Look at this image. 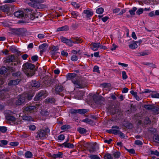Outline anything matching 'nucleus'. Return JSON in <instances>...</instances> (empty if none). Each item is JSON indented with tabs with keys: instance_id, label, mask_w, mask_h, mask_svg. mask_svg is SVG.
Listing matches in <instances>:
<instances>
[{
	"instance_id": "1",
	"label": "nucleus",
	"mask_w": 159,
	"mask_h": 159,
	"mask_svg": "<svg viewBox=\"0 0 159 159\" xmlns=\"http://www.w3.org/2000/svg\"><path fill=\"white\" fill-rule=\"evenodd\" d=\"M76 76L77 75L75 73H69L66 75L67 79L68 80H71L76 88L82 89L86 87V83L82 80H77Z\"/></svg>"
},
{
	"instance_id": "2",
	"label": "nucleus",
	"mask_w": 159,
	"mask_h": 159,
	"mask_svg": "<svg viewBox=\"0 0 159 159\" xmlns=\"http://www.w3.org/2000/svg\"><path fill=\"white\" fill-rule=\"evenodd\" d=\"M34 94V92L22 94L19 96L18 99L16 100V104L18 105H21L25 102L31 100Z\"/></svg>"
},
{
	"instance_id": "3",
	"label": "nucleus",
	"mask_w": 159,
	"mask_h": 159,
	"mask_svg": "<svg viewBox=\"0 0 159 159\" xmlns=\"http://www.w3.org/2000/svg\"><path fill=\"white\" fill-rule=\"evenodd\" d=\"M35 66L30 63L26 62L22 66V70L24 73L28 76H32L35 74L34 69Z\"/></svg>"
},
{
	"instance_id": "4",
	"label": "nucleus",
	"mask_w": 159,
	"mask_h": 159,
	"mask_svg": "<svg viewBox=\"0 0 159 159\" xmlns=\"http://www.w3.org/2000/svg\"><path fill=\"white\" fill-rule=\"evenodd\" d=\"M40 106L39 103H36L35 105H29L25 106L23 109V112L25 114L32 113L36 111L38 107Z\"/></svg>"
},
{
	"instance_id": "5",
	"label": "nucleus",
	"mask_w": 159,
	"mask_h": 159,
	"mask_svg": "<svg viewBox=\"0 0 159 159\" xmlns=\"http://www.w3.org/2000/svg\"><path fill=\"white\" fill-rule=\"evenodd\" d=\"M82 42L81 39L78 37H75L68 39L66 43L69 46L71 47L73 46V43L78 44Z\"/></svg>"
},
{
	"instance_id": "6",
	"label": "nucleus",
	"mask_w": 159,
	"mask_h": 159,
	"mask_svg": "<svg viewBox=\"0 0 159 159\" xmlns=\"http://www.w3.org/2000/svg\"><path fill=\"white\" fill-rule=\"evenodd\" d=\"M91 48L94 51H96L98 48L105 50L107 48L106 46H102L99 43L92 42L90 45Z\"/></svg>"
},
{
	"instance_id": "7",
	"label": "nucleus",
	"mask_w": 159,
	"mask_h": 159,
	"mask_svg": "<svg viewBox=\"0 0 159 159\" xmlns=\"http://www.w3.org/2000/svg\"><path fill=\"white\" fill-rule=\"evenodd\" d=\"M47 96V93L45 90H42L37 94L34 98V100L37 101L45 98Z\"/></svg>"
},
{
	"instance_id": "8",
	"label": "nucleus",
	"mask_w": 159,
	"mask_h": 159,
	"mask_svg": "<svg viewBox=\"0 0 159 159\" xmlns=\"http://www.w3.org/2000/svg\"><path fill=\"white\" fill-rule=\"evenodd\" d=\"M37 138L40 139H45L48 136L47 133L43 129L39 130L37 132Z\"/></svg>"
},
{
	"instance_id": "9",
	"label": "nucleus",
	"mask_w": 159,
	"mask_h": 159,
	"mask_svg": "<svg viewBox=\"0 0 159 159\" xmlns=\"http://www.w3.org/2000/svg\"><path fill=\"white\" fill-rule=\"evenodd\" d=\"M64 91V87L61 84H58L56 86L55 93L56 94H59L61 96H64L63 93H61Z\"/></svg>"
},
{
	"instance_id": "10",
	"label": "nucleus",
	"mask_w": 159,
	"mask_h": 159,
	"mask_svg": "<svg viewBox=\"0 0 159 159\" xmlns=\"http://www.w3.org/2000/svg\"><path fill=\"white\" fill-rule=\"evenodd\" d=\"M16 59L14 55H11L7 57L6 59V61L7 62L10 63L12 62L11 65L14 66H16L17 62L16 61Z\"/></svg>"
},
{
	"instance_id": "11",
	"label": "nucleus",
	"mask_w": 159,
	"mask_h": 159,
	"mask_svg": "<svg viewBox=\"0 0 159 159\" xmlns=\"http://www.w3.org/2000/svg\"><path fill=\"white\" fill-rule=\"evenodd\" d=\"M93 100L95 101V103L98 105L104 104V98L102 96L94 97Z\"/></svg>"
},
{
	"instance_id": "12",
	"label": "nucleus",
	"mask_w": 159,
	"mask_h": 159,
	"mask_svg": "<svg viewBox=\"0 0 159 159\" xmlns=\"http://www.w3.org/2000/svg\"><path fill=\"white\" fill-rule=\"evenodd\" d=\"M21 80L20 78H16L14 80H11L8 82V84L10 86H13L18 85Z\"/></svg>"
},
{
	"instance_id": "13",
	"label": "nucleus",
	"mask_w": 159,
	"mask_h": 159,
	"mask_svg": "<svg viewBox=\"0 0 159 159\" xmlns=\"http://www.w3.org/2000/svg\"><path fill=\"white\" fill-rule=\"evenodd\" d=\"M32 2H29L28 4L29 5L31 6L34 8H39L38 4L39 3L43 2V0H30Z\"/></svg>"
},
{
	"instance_id": "14",
	"label": "nucleus",
	"mask_w": 159,
	"mask_h": 159,
	"mask_svg": "<svg viewBox=\"0 0 159 159\" xmlns=\"http://www.w3.org/2000/svg\"><path fill=\"white\" fill-rule=\"evenodd\" d=\"M10 8L9 5H8L0 6V13L1 14V11L4 12H7L9 11Z\"/></svg>"
},
{
	"instance_id": "15",
	"label": "nucleus",
	"mask_w": 159,
	"mask_h": 159,
	"mask_svg": "<svg viewBox=\"0 0 159 159\" xmlns=\"http://www.w3.org/2000/svg\"><path fill=\"white\" fill-rule=\"evenodd\" d=\"M14 14L15 16L19 18H22L24 16V13L21 11L19 10L15 12Z\"/></svg>"
},
{
	"instance_id": "16",
	"label": "nucleus",
	"mask_w": 159,
	"mask_h": 159,
	"mask_svg": "<svg viewBox=\"0 0 159 159\" xmlns=\"http://www.w3.org/2000/svg\"><path fill=\"white\" fill-rule=\"evenodd\" d=\"M48 47V45L46 43H43L40 45L39 47V49L41 50L40 51V52H45Z\"/></svg>"
},
{
	"instance_id": "17",
	"label": "nucleus",
	"mask_w": 159,
	"mask_h": 159,
	"mask_svg": "<svg viewBox=\"0 0 159 159\" xmlns=\"http://www.w3.org/2000/svg\"><path fill=\"white\" fill-rule=\"evenodd\" d=\"M84 14L85 15V17L88 18H90L93 15V12L88 10H84Z\"/></svg>"
},
{
	"instance_id": "18",
	"label": "nucleus",
	"mask_w": 159,
	"mask_h": 159,
	"mask_svg": "<svg viewBox=\"0 0 159 159\" xmlns=\"http://www.w3.org/2000/svg\"><path fill=\"white\" fill-rule=\"evenodd\" d=\"M69 30V27L67 25H64L61 27L58 28L57 29V31L59 32L61 31H66Z\"/></svg>"
},
{
	"instance_id": "19",
	"label": "nucleus",
	"mask_w": 159,
	"mask_h": 159,
	"mask_svg": "<svg viewBox=\"0 0 159 159\" xmlns=\"http://www.w3.org/2000/svg\"><path fill=\"white\" fill-rule=\"evenodd\" d=\"M63 154L62 152H58L57 154H53L51 156V157L54 159H55L57 158H62V157Z\"/></svg>"
},
{
	"instance_id": "20",
	"label": "nucleus",
	"mask_w": 159,
	"mask_h": 159,
	"mask_svg": "<svg viewBox=\"0 0 159 159\" xmlns=\"http://www.w3.org/2000/svg\"><path fill=\"white\" fill-rule=\"evenodd\" d=\"M62 145H63L65 148H73L74 147V145L73 144L67 142H64Z\"/></svg>"
},
{
	"instance_id": "21",
	"label": "nucleus",
	"mask_w": 159,
	"mask_h": 159,
	"mask_svg": "<svg viewBox=\"0 0 159 159\" xmlns=\"http://www.w3.org/2000/svg\"><path fill=\"white\" fill-rule=\"evenodd\" d=\"M142 64L144 65L148 66L152 68H156V65L155 64H153L152 63H150L149 62H142Z\"/></svg>"
},
{
	"instance_id": "22",
	"label": "nucleus",
	"mask_w": 159,
	"mask_h": 159,
	"mask_svg": "<svg viewBox=\"0 0 159 159\" xmlns=\"http://www.w3.org/2000/svg\"><path fill=\"white\" fill-rule=\"evenodd\" d=\"M6 119L8 121L14 122L16 119V118L10 115H7L6 116Z\"/></svg>"
},
{
	"instance_id": "23",
	"label": "nucleus",
	"mask_w": 159,
	"mask_h": 159,
	"mask_svg": "<svg viewBox=\"0 0 159 159\" xmlns=\"http://www.w3.org/2000/svg\"><path fill=\"white\" fill-rule=\"evenodd\" d=\"M25 156L27 158H31L32 157L33 155L31 152L27 151L25 153Z\"/></svg>"
},
{
	"instance_id": "24",
	"label": "nucleus",
	"mask_w": 159,
	"mask_h": 159,
	"mask_svg": "<svg viewBox=\"0 0 159 159\" xmlns=\"http://www.w3.org/2000/svg\"><path fill=\"white\" fill-rule=\"evenodd\" d=\"M155 114L159 113V107L156 106H155L153 105V108L152 110Z\"/></svg>"
},
{
	"instance_id": "25",
	"label": "nucleus",
	"mask_w": 159,
	"mask_h": 159,
	"mask_svg": "<svg viewBox=\"0 0 159 159\" xmlns=\"http://www.w3.org/2000/svg\"><path fill=\"white\" fill-rule=\"evenodd\" d=\"M12 75L17 77V78H20V79H21L22 76L21 72L19 71L13 74Z\"/></svg>"
},
{
	"instance_id": "26",
	"label": "nucleus",
	"mask_w": 159,
	"mask_h": 159,
	"mask_svg": "<svg viewBox=\"0 0 159 159\" xmlns=\"http://www.w3.org/2000/svg\"><path fill=\"white\" fill-rule=\"evenodd\" d=\"M31 85L33 89L34 88H38L40 86V84L39 82L34 81L32 84Z\"/></svg>"
},
{
	"instance_id": "27",
	"label": "nucleus",
	"mask_w": 159,
	"mask_h": 159,
	"mask_svg": "<svg viewBox=\"0 0 159 159\" xmlns=\"http://www.w3.org/2000/svg\"><path fill=\"white\" fill-rule=\"evenodd\" d=\"M137 42H135L134 43L129 44V48L132 49H134L137 48L138 47V45L137 44Z\"/></svg>"
},
{
	"instance_id": "28",
	"label": "nucleus",
	"mask_w": 159,
	"mask_h": 159,
	"mask_svg": "<svg viewBox=\"0 0 159 159\" xmlns=\"http://www.w3.org/2000/svg\"><path fill=\"white\" fill-rule=\"evenodd\" d=\"M71 17L75 18H77V16L79 15V13L78 12L72 11L71 12Z\"/></svg>"
},
{
	"instance_id": "29",
	"label": "nucleus",
	"mask_w": 159,
	"mask_h": 159,
	"mask_svg": "<svg viewBox=\"0 0 159 159\" xmlns=\"http://www.w3.org/2000/svg\"><path fill=\"white\" fill-rule=\"evenodd\" d=\"M78 131L81 134L85 133L87 132L86 130L83 128L80 127L78 129Z\"/></svg>"
},
{
	"instance_id": "30",
	"label": "nucleus",
	"mask_w": 159,
	"mask_h": 159,
	"mask_svg": "<svg viewBox=\"0 0 159 159\" xmlns=\"http://www.w3.org/2000/svg\"><path fill=\"white\" fill-rule=\"evenodd\" d=\"M153 105H145L144 106V107L148 110H152Z\"/></svg>"
},
{
	"instance_id": "31",
	"label": "nucleus",
	"mask_w": 159,
	"mask_h": 159,
	"mask_svg": "<svg viewBox=\"0 0 159 159\" xmlns=\"http://www.w3.org/2000/svg\"><path fill=\"white\" fill-rule=\"evenodd\" d=\"M91 159H101L97 155L91 154L89 156Z\"/></svg>"
},
{
	"instance_id": "32",
	"label": "nucleus",
	"mask_w": 159,
	"mask_h": 159,
	"mask_svg": "<svg viewBox=\"0 0 159 159\" xmlns=\"http://www.w3.org/2000/svg\"><path fill=\"white\" fill-rule=\"evenodd\" d=\"M84 94V93L83 92L78 93H77V98L79 99H81L83 98Z\"/></svg>"
},
{
	"instance_id": "33",
	"label": "nucleus",
	"mask_w": 159,
	"mask_h": 159,
	"mask_svg": "<svg viewBox=\"0 0 159 159\" xmlns=\"http://www.w3.org/2000/svg\"><path fill=\"white\" fill-rule=\"evenodd\" d=\"M46 102L47 103H53L55 102V100L53 98H47L46 99Z\"/></svg>"
},
{
	"instance_id": "34",
	"label": "nucleus",
	"mask_w": 159,
	"mask_h": 159,
	"mask_svg": "<svg viewBox=\"0 0 159 159\" xmlns=\"http://www.w3.org/2000/svg\"><path fill=\"white\" fill-rule=\"evenodd\" d=\"M10 50L13 52H17L18 50L16 49V48L14 46H12L10 47Z\"/></svg>"
},
{
	"instance_id": "35",
	"label": "nucleus",
	"mask_w": 159,
	"mask_h": 159,
	"mask_svg": "<svg viewBox=\"0 0 159 159\" xmlns=\"http://www.w3.org/2000/svg\"><path fill=\"white\" fill-rule=\"evenodd\" d=\"M150 152L151 155H154L157 157H159V152L157 150H151L150 151Z\"/></svg>"
},
{
	"instance_id": "36",
	"label": "nucleus",
	"mask_w": 159,
	"mask_h": 159,
	"mask_svg": "<svg viewBox=\"0 0 159 159\" xmlns=\"http://www.w3.org/2000/svg\"><path fill=\"white\" fill-rule=\"evenodd\" d=\"M137 10L136 7H134L132 9L129 11V12L131 15H135V12Z\"/></svg>"
},
{
	"instance_id": "37",
	"label": "nucleus",
	"mask_w": 159,
	"mask_h": 159,
	"mask_svg": "<svg viewBox=\"0 0 159 159\" xmlns=\"http://www.w3.org/2000/svg\"><path fill=\"white\" fill-rule=\"evenodd\" d=\"M104 11V9L102 7L98 8L96 9V12L97 13L100 14H102Z\"/></svg>"
},
{
	"instance_id": "38",
	"label": "nucleus",
	"mask_w": 159,
	"mask_h": 159,
	"mask_svg": "<svg viewBox=\"0 0 159 159\" xmlns=\"http://www.w3.org/2000/svg\"><path fill=\"white\" fill-rule=\"evenodd\" d=\"M25 12L26 13V14H25L26 15H31L33 13L32 10H31V9H26L25 10Z\"/></svg>"
},
{
	"instance_id": "39",
	"label": "nucleus",
	"mask_w": 159,
	"mask_h": 159,
	"mask_svg": "<svg viewBox=\"0 0 159 159\" xmlns=\"http://www.w3.org/2000/svg\"><path fill=\"white\" fill-rule=\"evenodd\" d=\"M78 113L83 114H84L87 112V110L84 109H78Z\"/></svg>"
},
{
	"instance_id": "40",
	"label": "nucleus",
	"mask_w": 159,
	"mask_h": 159,
	"mask_svg": "<svg viewBox=\"0 0 159 159\" xmlns=\"http://www.w3.org/2000/svg\"><path fill=\"white\" fill-rule=\"evenodd\" d=\"M70 128V126L68 125H65L62 126L61 127V129L62 130L68 129Z\"/></svg>"
},
{
	"instance_id": "41",
	"label": "nucleus",
	"mask_w": 159,
	"mask_h": 159,
	"mask_svg": "<svg viewBox=\"0 0 159 159\" xmlns=\"http://www.w3.org/2000/svg\"><path fill=\"white\" fill-rule=\"evenodd\" d=\"M122 77L123 80H126L128 78V76L125 71H123L122 72Z\"/></svg>"
},
{
	"instance_id": "42",
	"label": "nucleus",
	"mask_w": 159,
	"mask_h": 159,
	"mask_svg": "<svg viewBox=\"0 0 159 159\" xmlns=\"http://www.w3.org/2000/svg\"><path fill=\"white\" fill-rule=\"evenodd\" d=\"M149 54V53L146 52H140L138 53V56H144L145 55H148Z\"/></svg>"
},
{
	"instance_id": "43",
	"label": "nucleus",
	"mask_w": 159,
	"mask_h": 159,
	"mask_svg": "<svg viewBox=\"0 0 159 159\" xmlns=\"http://www.w3.org/2000/svg\"><path fill=\"white\" fill-rule=\"evenodd\" d=\"M23 120H30L32 119V117L29 116H24L22 117Z\"/></svg>"
},
{
	"instance_id": "44",
	"label": "nucleus",
	"mask_w": 159,
	"mask_h": 159,
	"mask_svg": "<svg viewBox=\"0 0 159 159\" xmlns=\"http://www.w3.org/2000/svg\"><path fill=\"white\" fill-rule=\"evenodd\" d=\"M7 130L6 127L5 126H0V131L3 133L5 132Z\"/></svg>"
},
{
	"instance_id": "45",
	"label": "nucleus",
	"mask_w": 159,
	"mask_h": 159,
	"mask_svg": "<svg viewBox=\"0 0 159 159\" xmlns=\"http://www.w3.org/2000/svg\"><path fill=\"white\" fill-rule=\"evenodd\" d=\"M144 123L146 125L150 124L151 123V121L150 120L148 117H146L144 120Z\"/></svg>"
},
{
	"instance_id": "46",
	"label": "nucleus",
	"mask_w": 159,
	"mask_h": 159,
	"mask_svg": "<svg viewBox=\"0 0 159 159\" xmlns=\"http://www.w3.org/2000/svg\"><path fill=\"white\" fill-rule=\"evenodd\" d=\"M71 4L75 7V8H78L80 7V5L78 3H76L75 2H72L71 3Z\"/></svg>"
},
{
	"instance_id": "47",
	"label": "nucleus",
	"mask_w": 159,
	"mask_h": 159,
	"mask_svg": "<svg viewBox=\"0 0 159 159\" xmlns=\"http://www.w3.org/2000/svg\"><path fill=\"white\" fill-rule=\"evenodd\" d=\"M93 71L96 72L98 73H100L99 67L97 66H95L93 67Z\"/></svg>"
},
{
	"instance_id": "48",
	"label": "nucleus",
	"mask_w": 159,
	"mask_h": 159,
	"mask_svg": "<svg viewBox=\"0 0 159 159\" xmlns=\"http://www.w3.org/2000/svg\"><path fill=\"white\" fill-rule=\"evenodd\" d=\"M29 128L30 130L31 131H34L36 129V127L34 125H31L29 126Z\"/></svg>"
},
{
	"instance_id": "49",
	"label": "nucleus",
	"mask_w": 159,
	"mask_h": 159,
	"mask_svg": "<svg viewBox=\"0 0 159 159\" xmlns=\"http://www.w3.org/2000/svg\"><path fill=\"white\" fill-rule=\"evenodd\" d=\"M143 11V10L142 8H139L138 9V10L136 12V13L137 14L139 15L140 14H142Z\"/></svg>"
},
{
	"instance_id": "50",
	"label": "nucleus",
	"mask_w": 159,
	"mask_h": 159,
	"mask_svg": "<svg viewBox=\"0 0 159 159\" xmlns=\"http://www.w3.org/2000/svg\"><path fill=\"white\" fill-rule=\"evenodd\" d=\"M153 138L156 142L159 143V136L158 135H155Z\"/></svg>"
},
{
	"instance_id": "51",
	"label": "nucleus",
	"mask_w": 159,
	"mask_h": 159,
	"mask_svg": "<svg viewBox=\"0 0 159 159\" xmlns=\"http://www.w3.org/2000/svg\"><path fill=\"white\" fill-rule=\"evenodd\" d=\"M89 150L90 153H93L95 151V147L93 145L89 149Z\"/></svg>"
},
{
	"instance_id": "52",
	"label": "nucleus",
	"mask_w": 159,
	"mask_h": 159,
	"mask_svg": "<svg viewBox=\"0 0 159 159\" xmlns=\"http://www.w3.org/2000/svg\"><path fill=\"white\" fill-rule=\"evenodd\" d=\"M114 157L116 158L119 157L120 156V154L119 152H115L113 154Z\"/></svg>"
},
{
	"instance_id": "53",
	"label": "nucleus",
	"mask_w": 159,
	"mask_h": 159,
	"mask_svg": "<svg viewBox=\"0 0 159 159\" xmlns=\"http://www.w3.org/2000/svg\"><path fill=\"white\" fill-rule=\"evenodd\" d=\"M71 58L72 61H76L77 60L78 57L77 56L75 55H73L71 57Z\"/></svg>"
},
{
	"instance_id": "54",
	"label": "nucleus",
	"mask_w": 159,
	"mask_h": 159,
	"mask_svg": "<svg viewBox=\"0 0 159 159\" xmlns=\"http://www.w3.org/2000/svg\"><path fill=\"white\" fill-rule=\"evenodd\" d=\"M10 144L12 146H16L18 145L19 143L17 142H11L10 143Z\"/></svg>"
},
{
	"instance_id": "55",
	"label": "nucleus",
	"mask_w": 159,
	"mask_h": 159,
	"mask_svg": "<svg viewBox=\"0 0 159 159\" xmlns=\"http://www.w3.org/2000/svg\"><path fill=\"white\" fill-rule=\"evenodd\" d=\"M135 144L138 145H141L143 144L142 142L139 140H137L135 141Z\"/></svg>"
},
{
	"instance_id": "56",
	"label": "nucleus",
	"mask_w": 159,
	"mask_h": 159,
	"mask_svg": "<svg viewBox=\"0 0 159 159\" xmlns=\"http://www.w3.org/2000/svg\"><path fill=\"white\" fill-rule=\"evenodd\" d=\"M45 34H39L38 35V37L39 39H43L45 37Z\"/></svg>"
},
{
	"instance_id": "57",
	"label": "nucleus",
	"mask_w": 159,
	"mask_h": 159,
	"mask_svg": "<svg viewBox=\"0 0 159 159\" xmlns=\"http://www.w3.org/2000/svg\"><path fill=\"white\" fill-rule=\"evenodd\" d=\"M125 149L129 153L132 154H133L135 153V150L133 149H129L125 148Z\"/></svg>"
},
{
	"instance_id": "58",
	"label": "nucleus",
	"mask_w": 159,
	"mask_h": 159,
	"mask_svg": "<svg viewBox=\"0 0 159 159\" xmlns=\"http://www.w3.org/2000/svg\"><path fill=\"white\" fill-rule=\"evenodd\" d=\"M151 97L153 98H159V93H153L151 94Z\"/></svg>"
},
{
	"instance_id": "59",
	"label": "nucleus",
	"mask_w": 159,
	"mask_h": 159,
	"mask_svg": "<svg viewBox=\"0 0 159 159\" xmlns=\"http://www.w3.org/2000/svg\"><path fill=\"white\" fill-rule=\"evenodd\" d=\"M118 134H119V136L121 138H124L125 137V134L122 133L121 131H120V130L119 131Z\"/></svg>"
},
{
	"instance_id": "60",
	"label": "nucleus",
	"mask_w": 159,
	"mask_h": 159,
	"mask_svg": "<svg viewBox=\"0 0 159 159\" xmlns=\"http://www.w3.org/2000/svg\"><path fill=\"white\" fill-rule=\"evenodd\" d=\"M65 138V136L62 134H61L59 135L58 137V139L60 140H63Z\"/></svg>"
},
{
	"instance_id": "61",
	"label": "nucleus",
	"mask_w": 159,
	"mask_h": 159,
	"mask_svg": "<svg viewBox=\"0 0 159 159\" xmlns=\"http://www.w3.org/2000/svg\"><path fill=\"white\" fill-rule=\"evenodd\" d=\"M82 121L84 122L89 123H91L92 121L91 119L88 118H87L84 119L82 120Z\"/></svg>"
},
{
	"instance_id": "62",
	"label": "nucleus",
	"mask_w": 159,
	"mask_h": 159,
	"mask_svg": "<svg viewBox=\"0 0 159 159\" xmlns=\"http://www.w3.org/2000/svg\"><path fill=\"white\" fill-rule=\"evenodd\" d=\"M58 49L59 48L58 46H54L52 47L51 50L53 51H55L56 52H57V51L58 50Z\"/></svg>"
},
{
	"instance_id": "63",
	"label": "nucleus",
	"mask_w": 159,
	"mask_h": 159,
	"mask_svg": "<svg viewBox=\"0 0 159 159\" xmlns=\"http://www.w3.org/2000/svg\"><path fill=\"white\" fill-rule=\"evenodd\" d=\"M105 157H106L107 159H113V157H112L111 155L110 154H106Z\"/></svg>"
},
{
	"instance_id": "64",
	"label": "nucleus",
	"mask_w": 159,
	"mask_h": 159,
	"mask_svg": "<svg viewBox=\"0 0 159 159\" xmlns=\"http://www.w3.org/2000/svg\"><path fill=\"white\" fill-rule=\"evenodd\" d=\"M61 41L63 42L66 43V42L67 41V40H68V39H67L65 37H62L61 38Z\"/></svg>"
}]
</instances>
